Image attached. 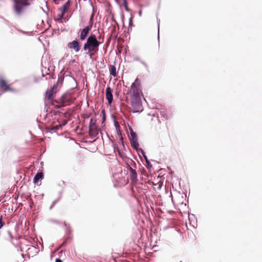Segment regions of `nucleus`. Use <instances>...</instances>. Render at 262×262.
I'll list each match as a JSON object with an SVG mask.
<instances>
[{"label":"nucleus","instance_id":"29","mask_svg":"<svg viewBox=\"0 0 262 262\" xmlns=\"http://www.w3.org/2000/svg\"><path fill=\"white\" fill-rule=\"evenodd\" d=\"M115 29H116L115 27H114L113 30L115 31Z\"/></svg>","mask_w":262,"mask_h":262},{"label":"nucleus","instance_id":"16","mask_svg":"<svg viewBox=\"0 0 262 262\" xmlns=\"http://www.w3.org/2000/svg\"><path fill=\"white\" fill-rule=\"evenodd\" d=\"M43 173L42 172H38L37 173L35 177L34 178L33 181L34 183H36L38 182L39 180L43 178Z\"/></svg>","mask_w":262,"mask_h":262},{"label":"nucleus","instance_id":"23","mask_svg":"<svg viewBox=\"0 0 262 262\" xmlns=\"http://www.w3.org/2000/svg\"><path fill=\"white\" fill-rule=\"evenodd\" d=\"M55 262H62V261L60 259H56Z\"/></svg>","mask_w":262,"mask_h":262},{"label":"nucleus","instance_id":"17","mask_svg":"<svg viewBox=\"0 0 262 262\" xmlns=\"http://www.w3.org/2000/svg\"><path fill=\"white\" fill-rule=\"evenodd\" d=\"M2 215L0 216V229L4 225V222L2 221Z\"/></svg>","mask_w":262,"mask_h":262},{"label":"nucleus","instance_id":"1","mask_svg":"<svg viewBox=\"0 0 262 262\" xmlns=\"http://www.w3.org/2000/svg\"><path fill=\"white\" fill-rule=\"evenodd\" d=\"M100 44V42L98 41L96 36L91 34L88 37L83 49L85 51H88V54L92 57L98 51Z\"/></svg>","mask_w":262,"mask_h":262},{"label":"nucleus","instance_id":"5","mask_svg":"<svg viewBox=\"0 0 262 262\" xmlns=\"http://www.w3.org/2000/svg\"><path fill=\"white\" fill-rule=\"evenodd\" d=\"M130 101L133 113L141 112L143 111L141 97L130 98Z\"/></svg>","mask_w":262,"mask_h":262},{"label":"nucleus","instance_id":"15","mask_svg":"<svg viewBox=\"0 0 262 262\" xmlns=\"http://www.w3.org/2000/svg\"><path fill=\"white\" fill-rule=\"evenodd\" d=\"M109 70H110V72L111 75H112L114 77L117 76L116 67L114 66H113V65L110 66Z\"/></svg>","mask_w":262,"mask_h":262},{"label":"nucleus","instance_id":"19","mask_svg":"<svg viewBox=\"0 0 262 262\" xmlns=\"http://www.w3.org/2000/svg\"><path fill=\"white\" fill-rule=\"evenodd\" d=\"M102 113L103 115V122L105 121V119H106L104 110L102 111Z\"/></svg>","mask_w":262,"mask_h":262},{"label":"nucleus","instance_id":"6","mask_svg":"<svg viewBox=\"0 0 262 262\" xmlns=\"http://www.w3.org/2000/svg\"><path fill=\"white\" fill-rule=\"evenodd\" d=\"M96 120L92 118L89 125V134L93 137H96L99 133V129L96 125Z\"/></svg>","mask_w":262,"mask_h":262},{"label":"nucleus","instance_id":"25","mask_svg":"<svg viewBox=\"0 0 262 262\" xmlns=\"http://www.w3.org/2000/svg\"><path fill=\"white\" fill-rule=\"evenodd\" d=\"M66 242H64L62 244V245H61V246H64V245H66Z\"/></svg>","mask_w":262,"mask_h":262},{"label":"nucleus","instance_id":"13","mask_svg":"<svg viewBox=\"0 0 262 262\" xmlns=\"http://www.w3.org/2000/svg\"><path fill=\"white\" fill-rule=\"evenodd\" d=\"M128 169L130 174V179L132 181L135 182L137 180V173L135 170L132 167L128 166Z\"/></svg>","mask_w":262,"mask_h":262},{"label":"nucleus","instance_id":"3","mask_svg":"<svg viewBox=\"0 0 262 262\" xmlns=\"http://www.w3.org/2000/svg\"><path fill=\"white\" fill-rule=\"evenodd\" d=\"M14 10L17 15L21 14L24 11L25 8L29 5L28 0H13Z\"/></svg>","mask_w":262,"mask_h":262},{"label":"nucleus","instance_id":"2","mask_svg":"<svg viewBox=\"0 0 262 262\" xmlns=\"http://www.w3.org/2000/svg\"><path fill=\"white\" fill-rule=\"evenodd\" d=\"M128 94L130 98H139L142 94L140 81L137 78L130 86Z\"/></svg>","mask_w":262,"mask_h":262},{"label":"nucleus","instance_id":"18","mask_svg":"<svg viewBox=\"0 0 262 262\" xmlns=\"http://www.w3.org/2000/svg\"><path fill=\"white\" fill-rule=\"evenodd\" d=\"M90 115H88L87 114H83L82 115V117L84 118V119H88L90 117Z\"/></svg>","mask_w":262,"mask_h":262},{"label":"nucleus","instance_id":"9","mask_svg":"<svg viewBox=\"0 0 262 262\" xmlns=\"http://www.w3.org/2000/svg\"><path fill=\"white\" fill-rule=\"evenodd\" d=\"M57 86L56 85H54L50 89L48 90L46 92V97L48 100H51L54 95L56 93L57 91Z\"/></svg>","mask_w":262,"mask_h":262},{"label":"nucleus","instance_id":"12","mask_svg":"<svg viewBox=\"0 0 262 262\" xmlns=\"http://www.w3.org/2000/svg\"><path fill=\"white\" fill-rule=\"evenodd\" d=\"M131 135L132 137V140L131 141L132 146L134 148L137 149L139 146V143L137 141V138L136 137V134L135 133H131Z\"/></svg>","mask_w":262,"mask_h":262},{"label":"nucleus","instance_id":"28","mask_svg":"<svg viewBox=\"0 0 262 262\" xmlns=\"http://www.w3.org/2000/svg\"><path fill=\"white\" fill-rule=\"evenodd\" d=\"M126 0H123V3H126Z\"/></svg>","mask_w":262,"mask_h":262},{"label":"nucleus","instance_id":"20","mask_svg":"<svg viewBox=\"0 0 262 262\" xmlns=\"http://www.w3.org/2000/svg\"><path fill=\"white\" fill-rule=\"evenodd\" d=\"M123 5L124 6V7H125V8L126 10L127 11H128V8H127V2H126V3H123Z\"/></svg>","mask_w":262,"mask_h":262},{"label":"nucleus","instance_id":"26","mask_svg":"<svg viewBox=\"0 0 262 262\" xmlns=\"http://www.w3.org/2000/svg\"><path fill=\"white\" fill-rule=\"evenodd\" d=\"M146 162L148 165H149V162L148 161V160H146Z\"/></svg>","mask_w":262,"mask_h":262},{"label":"nucleus","instance_id":"24","mask_svg":"<svg viewBox=\"0 0 262 262\" xmlns=\"http://www.w3.org/2000/svg\"><path fill=\"white\" fill-rule=\"evenodd\" d=\"M132 22V18H130V20H129V25H131Z\"/></svg>","mask_w":262,"mask_h":262},{"label":"nucleus","instance_id":"22","mask_svg":"<svg viewBox=\"0 0 262 262\" xmlns=\"http://www.w3.org/2000/svg\"><path fill=\"white\" fill-rule=\"evenodd\" d=\"M141 151H142V153H143V156H144V158H145V160L146 161V160H148V159H147V157H146V156L144 154V152H143V150H142V149H141Z\"/></svg>","mask_w":262,"mask_h":262},{"label":"nucleus","instance_id":"10","mask_svg":"<svg viewBox=\"0 0 262 262\" xmlns=\"http://www.w3.org/2000/svg\"><path fill=\"white\" fill-rule=\"evenodd\" d=\"M0 88L4 92L11 90L10 85L3 78L0 79Z\"/></svg>","mask_w":262,"mask_h":262},{"label":"nucleus","instance_id":"27","mask_svg":"<svg viewBox=\"0 0 262 262\" xmlns=\"http://www.w3.org/2000/svg\"><path fill=\"white\" fill-rule=\"evenodd\" d=\"M119 155L121 157H123V155L122 154H121L120 152H119Z\"/></svg>","mask_w":262,"mask_h":262},{"label":"nucleus","instance_id":"14","mask_svg":"<svg viewBox=\"0 0 262 262\" xmlns=\"http://www.w3.org/2000/svg\"><path fill=\"white\" fill-rule=\"evenodd\" d=\"M70 6V1L67 2L62 7L59 8V10L60 11V12L62 13V15H64L66 12L68 10Z\"/></svg>","mask_w":262,"mask_h":262},{"label":"nucleus","instance_id":"4","mask_svg":"<svg viewBox=\"0 0 262 262\" xmlns=\"http://www.w3.org/2000/svg\"><path fill=\"white\" fill-rule=\"evenodd\" d=\"M74 101V99L70 94H64L59 100H56V102L60 104L59 107L70 105Z\"/></svg>","mask_w":262,"mask_h":262},{"label":"nucleus","instance_id":"7","mask_svg":"<svg viewBox=\"0 0 262 262\" xmlns=\"http://www.w3.org/2000/svg\"><path fill=\"white\" fill-rule=\"evenodd\" d=\"M92 28V23H91L89 26H86L83 29L80 30V39L81 40H84L87 36L88 35L90 31Z\"/></svg>","mask_w":262,"mask_h":262},{"label":"nucleus","instance_id":"8","mask_svg":"<svg viewBox=\"0 0 262 262\" xmlns=\"http://www.w3.org/2000/svg\"><path fill=\"white\" fill-rule=\"evenodd\" d=\"M68 47L71 50V51L73 50L75 52H78L80 50V46L77 40H74L69 42L68 44Z\"/></svg>","mask_w":262,"mask_h":262},{"label":"nucleus","instance_id":"11","mask_svg":"<svg viewBox=\"0 0 262 262\" xmlns=\"http://www.w3.org/2000/svg\"><path fill=\"white\" fill-rule=\"evenodd\" d=\"M106 99L108 101L109 104H111L113 100V96L112 94V90L110 87H107L106 89Z\"/></svg>","mask_w":262,"mask_h":262},{"label":"nucleus","instance_id":"21","mask_svg":"<svg viewBox=\"0 0 262 262\" xmlns=\"http://www.w3.org/2000/svg\"><path fill=\"white\" fill-rule=\"evenodd\" d=\"M58 16L59 18L60 19H61V18H62V17H63L64 15H62V12H61V13H60V14H58Z\"/></svg>","mask_w":262,"mask_h":262}]
</instances>
